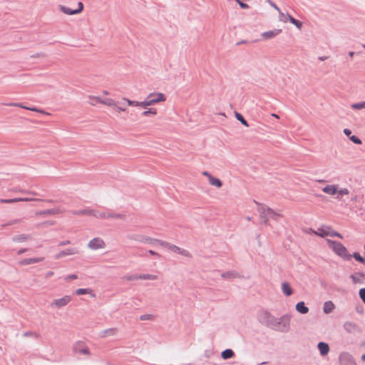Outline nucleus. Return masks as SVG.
Returning <instances> with one entry per match:
<instances>
[{
	"label": "nucleus",
	"mask_w": 365,
	"mask_h": 365,
	"mask_svg": "<svg viewBox=\"0 0 365 365\" xmlns=\"http://www.w3.org/2000/svg\"><path fill=\"white\" fill-rule=\"evenodd\" d=\"M1 203H7V204H11L14 202H17V197L15 198H11V199H0Z\"/></svg>",
	"instance_id": "47"
},
{
	"label": "nucleus",
	"mask_w": 365,
	"mask_h": 365,
	"mask_svg": "<svg viewBox=\"0 0 365 365\" xmlns=\"http://www.w3.org/2000/svg\"><path fill=\"white\" fill-rule=\"evenodd\" d=\"M349 140L356 145H361L362 143L361 140L355 135L350 136Z\"/></svg>",
	"instance_id": "42"
},
{
	"label": "nucleus",
	"mask_w": 365,
	"mask_h": 365,
	"mask_svg": "<svg viewBox=\"0 0 365 365\" xmlns=\"http://www.w3.org/2000/svg\"><path fill=\"white\" fill-rule=\"evenodd\" d=\"M146 98L148 101L150 106L165 101L166 100L165 94L162 93H152L149 94V96Z\"/></svg>",
	"instance_id": "4"
},
{
	"label": "nucleus",
	"mask_w": 365,
	"mask_h": 365,
	"mask_svg": "<svg viewBox=\"0 0 365 365\" xmlns=\"http://www.w3.org/2000/svg\"><path fill=\"white\" fill-rule=\"evenodd\" d=\"M329 230H331L330 226L324 225L323 227L319 228L317 232H314V235L321 237H326L329 236Z\"/></svg>",
	"instance_id": "17"
},
{
	"label": "nucleus",
	"mask_w": 365,
	"mask_h": 365,
	"mask_svg": "<svg viewBox=\"0 0 365 365\" xmlns=\"http://www.w3.org/2000/svg\"><path fill=\"white\" fill-rule=\"evenodd\" d=\"M78 278V276L75 274H70L68 276L66 277V280H69V279H76Z\"/></svg>",
	"instance_id": "59"
},
{
	"label": "nucleus",
	"mask_w": 365,
	"mask_h": 365,
	"mask_svg": "<svg viewBox=\"0 0 365 365\" xmlns=\"http://www.w3.org/2000/svg\"><path fill=\"white\" fill-rule=\"evenodd\" d=\"M20 221H21V220H19V219L11 220V221H9V222H7L6 224L1 225V227H5L9 226V225H14L16 223L19 222Z\"/></svg>",
	"instance_id": "54"
},
{
	"label": "nucleus",
	"mask_w": 365,
	"mask_h": 365,
	"mask_svg": "<svg viewBox=\"0 0 365 365\" xmlns=\"http://www.w3.org/2000/svg\"><path fill=\"white\" fill-rule=\"evenodd\" d=\"M93 291L89 288H79L76 290V295H83L91 293Z\"/></svg>",
	"instance_id": "36"
},
{
	"label": "nucleus",
	"mask_w": 365,
	"mask_h": 365,
	"mask_svg": "<svg viewBox=\"0 0 365 365\" xmlns=\"http://www.w3.org/2000/svg\"><path fill=\"white\" fill-rule=\"evenodd\" d=\"M123 103H120L124 105L125 103L126 102L128 106H138V101H131V100H129L125 98H123Z\"/></svg>",
	"instance_id": "41"
},
{
	"label": "nucleus",
	"mask_w": 365,
	"mask_h": 365,
	"mask_svg": "<svg viewBox=\"0 0 365 365\" xmlns=\"http://www.w3.org/2000/svg\"><path fill=\"white\" fill-rule=\"evenodd\" d=\"M351 107L354 110H360L365 108V101L353 103Z\"/></svg>",
	"instance_id": "40"
},
{
	"label": "nucleus",
	"mask_w": 365,
	"mask_h": 365,
	"mask_svg": "<svg viewBox=\"0 0 365 365\" xmlns=\"http://www.w3.org/2000/svg\"><path fill=\"white\" fill-rule=\"evenodd\" d=\"M258 321L268 328L283 333L287 332L290 329V319L287 314H284L278 319L269 311L262 309L258 314Z\"/></svg>",
	"instance_id": "1"
},
{
	"label": "nucleus",
	"mask_w": 365,
	"mask_h": 365,
	"mask_svg": "<svg viewBox=\"0 0 365 365\" xmlns=\"http://www.w3.org/2000/svg\"><path fill=\"white\" fill-rule=\"evenodd\" d=\"M344 329L349 334L361 333V329L360 327L351 322H346L343 325Z\"/></svg>",
	"instance_id": "7"
},
{
	"label": "nucleus",
	"mask_w": 365,
	"mask_h": 365,
	"mask_svg": "<svg viewBox=\"0 0 365 365\" xmlns=\"http://www.w3.org/2000/svg\"><path fill=\"white\" fill-rule=\"evenodd\" d=\"M235 116L237 120H239L242 125L246 127H249L250 125L244 116L239 112L235 111Z\"/></svg>",
	"instance_id": "27"
},
{
	"label": "nucleus",
	"mask_w": 365,
	"mask_h": 365,
	"mask_svg": "<svg viewBox=\"0 0 365 365\" xmlns=\"http://www.w3.org/2000/svg\"><path fill=\"white\" fill-rule=\"evenodd\" d=\"M44 257L25 258L19 262L21 266L29 265L34 263H38L43 261Z\"/></svg>",
	"instance_id": "11"
},
{
	"label": "nucleus",
	"mask_w": 365,
	"mask_h": 365,
	"mask_svg": "<svg viewBox=\"0 0 365 365\" xmlns=\"http://www.w3.org/2000/svg\"><path fill=\"white\" fill-rule=\"evenodd\" d=\"M115 331V329L110 328V329H107L102 331L101 332L100 335L101 337H105L106 336L113 335Z\"/></svg>",
	"instance_id": "35"
},
{
	"label": "nucleus",
	"mask_w": 365,
	"mask_h": 365,
	"mask_svg": "<svg viewBox=\"0 0 365 365\" xmlns=\"http://www.w3.org/2000/svg\"><path fill=\"white\" fill-rule=\"evenodd\" d=\"M262 222L265 225H269V217H267L265 219H262Z\"/></svg>",
	"instance_id": "62"
},
{
	"label": "nucleus",
	"mask_w": 365,
	"mask_h": 365,
	"mask_svg": "<svg viewBox=\"0 0 365 365\" xmlns=\"http://www.w3.org/2000/svg\"><path fill=\"white\" fill-rule=\"evenodd\" d=\"M91 99L93 100L94 101L91 102V104L95 105L96 103H101L103 104L110 106H116L115 102L114 100L111 98H106L104 100H101L98 97H90Z\"/></svg>",
	"instance_id": "12"
},
{
	"label": "nucleus",
	"mask_w": 365,
	"mask_h": 365,
	"mask_svg": "<svg viewBox=\"0 0 365 365\" xmlns=\"http://www.w3.org/2000/svg\"><path fill=\"white\" fill-rule=\"evenodd\" d=\"M59 213V210L56 208L48 209L36 212L37 215H52Z\"/></svg>",
	"instance_id": "22"
},
{
	"label": "nucleus",
	"mask_w": 365,
	"mask_h": 365,
	"mask_svg": "<svg viewBox=\"0 0 365 365\" xmlns=\"http://www.w3.org/2000/svg\"><path fill=\"white\" fill-rule=\"evenodd\" d=\"M153 319V315H152V314H143L140 317V319L142 321L152 320Z\"/></svg>",
	"instance_id": "52"
},
{
	"label": "nucleus",
	"mask_w": 365,
	"mask_h": 365,
	"mask_svg": "<svg viewBox=\"0 0 365 365\" xmlns=\"http://www.w3.org/2000/svg\"><path fill=\"white\" fill-rule=\"evenodd\" d=\"M282 293L286 297H289L292 294H293V293H294V290H293L292 286L287 282H284L282 283Z\"/></svg>",
	"instance_id": "16"
},
{
	"label": "nucleus",
	"mask_w": 365,
	"mask_h": 365,
	"mask_svg": "<svg viewBox=\"0 0 365 365\" xmlns=\"http://www.w3.org/2000/svg\"><path fill=\"white\" fill-rule=\"evenodd\" d=\"M138 275H139V274H131V275L125 276L124 278H125L127 281H133V280L139 279V278H138Z\"/></svg>",
	"instance_id": "51"
},
{
	"label": "nucleus",
	"mask_w": 365,
	"mask_h": 365,
	"mask_svg": "<svg viewBox=\"0 0 365 365\" xmlns=\"http://www.w3.org/2000/svg\"><path fill=\"white\" fill-rule=\"evenodd\" d=\"M93 217L98 219H108V218H115V219H125V215L119 213H113L110 212H101L98 210H93Z\"/></svg>",
	"instance_id": "3"
},
{
	"label": "nucleus",
	"mask_w": 365,
	"mask_h": 365,
	"mask_svg": "<svg viewBox=\"0 0 365 365\" xmlns=\"http://www.w3.org/2000/svg\"><path fill=\"white\" fill-rule=\"evenodd\" d=\"M84 6L82 2L78 3V8L76 9L77 14H80L83 10Z\"/></svg>",
	"instance_id": "56"
},
{
	"label": "nucleus",
	"mask_w": 365,
	"mask_h": 365,
	"mask_svg": "<svg viewBox=\"0 0 365 365\" xmlns=\"http://www.w3.org/2000/svg\"><path fill=\"white\" fill-rule=\"evenodd\" d=\"M365 273L364 272H358L350 275L353 284H363L364 281L361 277H364Z\"/></svg>",
	"instance_id": "15"
},
{
	"label": "nucleus",
	"mask_w": 365,
	"mask_h": 365,
	"mask_svg": "<svg viewBox=\"0 0 365 365\" xmlns=\"http://www.w3.org/2000/svg\"><path fill=\"white\" fill-rule=\"evenodd\" d=\"M267 3H269V4L273 7L275 10H277L279 14V16H283L284 14L280 11V9L277 6V5L276 4H274L273 1H272V0H266Z\"/></svg>",
	"instance_id": "44"
},
{
	"label": "nucleus",
	"mask_w": 365,
	"mask_h": 365,
	"mask_svg": "<svg viewBox=\"0 0 365 365\" xmlns=\"http://www.w3.org/2000/svg\"><path fill=\"white\" fill-rule=\"evenodd\" d=\"M78 252V251L77 248H67L66 250H63L59 252L58 254H56L55 256V258L60 259V258L66 257L67 255L77 254Z\"/></svg>",
	"instance_id": "10"
},
{
	"label": "nucleus",
	"mask_w": 365,
	"mask_h": 365,
	"mask_svg": "<svg viewBox=\"0 0 365 365\" xmlns=\"http://www.w3.org/2000/svg\"><path fill=\"white\" fill-rule=\"evenodd\" d=\"M359 296L360 299H361V301L365 304V287L361 288L359 289Z\"/></svg>",
	"instance_id": "49"
},
{
	"label": "nucleus",
	"mask_w": 365,
	"mask_h": 365,
	"mask_svg": "<svg viewBox=\"0 0 365 365\" xmlns=\"http://www.w3.org/2000/svg\"><path fill=\"white\" fill-rule=\"evenodd\" d=\"M133 240L143 243H148L151 245L158 244L160 245H161V242H163L161 240L152 238L145 235H136L133 237Z\"/></svg>",
	"instance_id": "5"
},
{
	"label": "nucleus",
	"mask_w": 365,
	"mask_h": 365,
	"mask_svg": "<svg viewBox=\"0 0 365 365\" xmlns=\"http://www.w3.org/2000/svg\"><path fill=\"white\" fill-rule=\"evenodd\" d=\"M327 244L330 249L339 257L345 261H350L351 259V254L349 253L346 247L340 242L327 239Z\"/></svg>",
	"instance_id": "2"
},
{
	"label": "nucleus",
	"mask_w": 365,
	"mask_h": 365,
	"mask_svg": "<svg viewBox=\"0 0 365 365\" xmlns=\"http://www.w3.org/2000/svg\"><path fill=\"white\" fill-rule=\"evenodd\" d=\"M157 114V110L155 108H148V110L143 111L142 113V115H144V116H148V115H155Z\"/></svg>",
	"instance_id": "39"
},
{
	"label": "nucleus",
	"mask_w": 365,
	"mask_h": 365,
	"mask_svg": "<svg viewBox=\"0 0 365 365\" xmlns=\"http://www.w3.org/2000/svg\"><path fill=\"white\" fill-rule=\"evenodd\" d=\"M209 182L210 185L215 186L217 188H220L222 186V180L214 176H210Z\"/></svg>",
	"instance_id": "25"
},
{
	"label": "nucleus",
	"mask_w": 365,
	"mask_h": 365,
	"mask_svg": "<svg viewBox=\"0 0 365 365\" xmlns=\"http://www.w3.org/2000/svg\"><path fill=\"white\" fill-rule=\"evenodd\" d=\"M40 199L36 198H29V197H17L18 202H29V201H41Z\"/></svg>",
	"instance_id": "45"
},
{
	"label": "nucleus",
	"mask_w": 365,
	"mask_h": 365,
	"mask_svg": "<svg viewBox=\"0 0 365 365\" xmlns=\"http://www.w3.org/2000/svg\"><path fill=\"white\" fill-rule=\"evenodd\" d=\"M329 236H330L331 237H339V238H341V239L343 238V236L341 235V233H339V232H338L336 231L332 230L331 229V230H329Z\"/></svg>",
	"instance_id": "46"
},
{
	"label": "nucleus",
	"mask_w": 365,
	"mask_h": 365,
	"mask_svg": "<svg viewBox=\"0 0 365 365\" xmlns=\"http://www.w3.org/2000/svg\"><path fill=\"white\" fill-rule=\"evenodd\" d=\"M71 300V297L68 295H66L60 299H54L52 302V305H55L57 308H61L68 304Z\"/></svg>",
	"instance_id": "9"
},
{
	"label": "nucleus",
	"mask_w": 365,
	"mask_h": 365,
	"mask_svg": "<svg viewBox=\"0 0 365 365\" xmlns=\"http://www.w3.org/2000/svg\"><path fill=\"white\" fill-rule=\"evenodd\" d=\"M26 251H27V249L21 248L17 251V255H21V254L24 253Z\"/></svg>",
	"instance_id": "63"
},
{
	"label": "nucleus",
	"mask_w": 365,
	"mask_h": 365,
	"mask_svg": "<svg viewBox=\"0 0 365 365\" xmlns=\"http://www.w3.org/2000/svg\"><path fill=\"white\" fill-rule=\"evenodd\" d=\"M81 341H78L73 347V351L76 353H80L82 354H90V349L88 347L85 346L83 348H78V346L81 344Z\"/></svg>",
	"instance_id": "23"
},
{
	"label": "nucleus",
	"mask_w": 365,
	"mask_h": 365,
	"mask_svg": "<svg viewBox=\"0 0 365 365\" xmlns=\"http://www.w3.org/2000/svg\"><path fill=\"white\" fill-rule=\"evenodd\" d=\"M237 3L239 4V6H240V7L241 9H249V8H250V6H249L247 4L244 3V2H243V1H242L241 0L237 1Z\"/></svg>",
	"instance_id": "55"
},
{
	"label": "nucleus",
	"mask_w": 365,
	"mask_h": 365,
	"mask_svg": "<svg viewBox=\"0 0 365 365\" xmlns=\"http://www.w3.org/2000/svg\"><path fill=\"white\" fill-rule=\"evenodd\" d=\"M281 32H282V29H275L262 33V36L265 39H270V38L275 37L276 36L279 34Z\"/></svg>",
	"instance_id": "19"
},
{
	"label": "nucleus",
	"mask_w": 365,
	"mask_h": 365,
	"mask_svg": "<svg viewBox=\"0 0 365 365\" xmlns=\"http://www.w3.org/2000/svg\"><path fill=\"white\" fill-rule=\"evenodd\" d=\"M60 10H61L63 13H64V14H67V15H74V14H78L76 13V9H70V8H68V7H66V6H62V5H61V6H60Z\"/></svg>",
	"instance_id": "32"
},
{
	"label": "nucleus",
	"mask_w": 365,
	"mask_h": 365,
	"mask_svg": "<svg viewBox=\"0 0 365 365\" xmlns=\"http://www.w3.org/2000/svg\"><path fill=\"white\" fill-rule=\"evenodd\" d=\"M161 246L171 250L172 252H173L175 253L179 254V252L180 251V247H179L175 245H172V244H170L168 242L163 241V242H161Z\"/></svg>",
	"instance_id": "20"
},
{
	"label": "nucleus",
	"mask_w": 365,
	"mask_h": 365,
	"mask_svg": "<svg viewBox=\"0 0 365 365\" xmlns=\"http://www.w3.org/2000/svg\"><path fill=\"white\" fill-rule=\"evenodd\" d=\"M9 106H19V107H21V108H25L26 110H31V111H36V112H40V113H43V111L39 108H37L36 107H26V106H24L22 105V103H10L9 104Z\"/></svg>",
	"instance_id": "30"
},
{
	"label": "nucleus",
	"mask_w": 365,
	"mask_h": 365,
	"mask_svg": "<svg viewBox=\"0 0 365 365\" xmlns=\"http://www.w3.org/2000/svg\"><path fill=\"white\" fill-rule=\"evenodd\" d=\"M267 207H264L262 205H261L260 207H258V212H259V217L262 220L268 217V210H267Z\"/></svg>",
	"instance_id": "31"
},
{
	"label": "nucleus",
	"mask_w": 365,
	"mask_h": 365,
	"mask_svg": "<svg viewBox=\"0 0 365 365\" xmlns=\"http://www.w3.org/2000/svg\"><path fill=\"white\" fill-rule=\"evenodd\" d=\"M106 246L104 241L99 238L95 237L91 240L88 243V247L91 250H98L101 248H103Z\"/></svg>",
	"instance_id": "8"
},
{
	"label": "nucleus",
	"mask_w": 365,
	"mask_h": 365,
	"mask_svg": "<svg viewBox=\"0 0 365 365\" xmlns=\"http://www.w3.org/2000/svg\"><path fill=\"white\" fill-rule=\"evenodd\" d=\"M340 365H356L354 357L349 352H342L339 355Z\"/></svg>",
	"instance_id": "6"
},
{
	"label": "nucleus",
	"mask_w": 365,
	"mask_h": 365,
	"mask_svg": "<svg viewBox=\"0 0 365 365\" xmlns=\"http://www.w3.org/2000/svg\"><path fill=\"white\" fill-rule=\"evenodd\" d=\"M179 254L182 256L187 257H192V255L190 254V252L189 251H187V250L182 249V248H180V251Z\"/></svg>",
	"instance_id": "50"
},
{
	"label": "nucleus",
	"mask_w": 365,
	"mask_h": 365,
	"mask_svg": "<svg viewBox=\"0 0 365 365\" xmlns=\"http://www.w3.org/2000/svg\"><path fill=\"white\" fill-rule=\"evenodd\" d=\"M335 305L331 301L325 302L323 306V312L324 314H329L333 312Z\"/></svg>",
	"instance_id": "21"
},
{
	"label": "nucleus",
	"mask_w": 365,
	"mask_h": 365,
	"mask_svg": "<svg viewBox=\"0 0 365 365\" xmlns=\"http://www.w3.org/2000/svg\"><path fill=\"white\" fill-rule=\"evenodd\" d=\"M139 279H149V280H155L158 279L157 275L150 274H141L138 275Z\"/></svg>",
	"instance_id": "34"
},
{
	"label": "nucleus",
	"mask_w": 365,
	"mask_h": 365,
	"mask_svg": "<svg viewBox=\"0 0 365 365\" xmlns=\"http://www.w3.org/2000/svg\"><path fill=\"white\" fill-rule=\"evenodd\" d=\"M344 133L348 136V137H350L351 136V130L349 128H344V130H343Z\"/></svg>",
	"instance_id": "58"
},
{
	"label": "nucleus",
	"mask_w": 365,
	"mask_h": 365,
	"mask_svg": "<svg viewBox=\"0 0 365 365\" xmlns=\"http://www.w3.org/2000/svg\"><path fill=\"white\" fill-rule=\"evenodd\" d=\"M351 258L354 257L357 262L364 264H365V252L364 256H361L358 252H354L352 255H351Z\"/></svg>",
	"instance_id": "33"
},
{
	"label": "nucleus",
	"mask_w": 365,
	"mask_h": 365,
	"mask_svg": "<svg viewBox=\"0 0 365 365\" xmlns=\"http://www.w3.org/2000/svg\"><path fill=\"white\" fill-rule=\"evenodd\" d=\"M289 22L291 24H294L299 29H301L302 26H303V24H302V22L301 21H299L298 19H296L294 17H290Z\"/></svg>",
	"instance_id": "38"
},
{
	"label": "nucleus",
	"mask_w": 365,
	"mask_h": 365,
	"mask_svg": "<svg viewBox=\"0 0 365 365\" xmlns=\"http://www.w3.org/2000/svg\"><path fill=\"white\" fill-rule=\"evenodd\" d=\"M53 275V272H52V271H49V272H48L46 274L45 277H46V278H49V277H52Z\"/></svg>",
	"instance_id": "64"
},
{
	"label": "nucleus",
	"mask_w": 365,
	"mask_h": 365,
	"mask_svg": "<svg viewBox=\"0 0 365 365\" xmlns=\"http://www.w3.org/2000/svg\"><path fill=\"white\" fill-rule=\"evenodd\" d=\"M29 237H30L29 235H26V234H22V235H16V236L13 237L12 240L15 242H24V241L27 240L28 239H29Z\"/></svg>",
	"instance_id": "28"
},
{
	"label": "nucleus",
	"mask_w": 365,
	"mask_h": 365,
	"mask_svg": "<svg viewBox=\"0 0 365 365\" xmlns=\"http://www.w3.org/2000/svg\"><path fill=\"white\" fill-rule=\"evenodd\" d=\"M11 191H13V192H19L26 193V194H31V195H38V194L36 192L29 191V190H26L19 189V188H13L11 190Z\"/></svg>",
	"instance_id": "43"
},
{
	"label": "nucleus",
	"mask_w": 365,
	"mask_h": 365,
	"mask_svg": "<svg viewBox=\"0 0 365 365\" xmlns=\"http://www.w3.org/2000/svg\"><path fill=\"white\" fill-rule=\"evenodd\" d=\"M349 193V191L347 188H342L339 190L336 194H338V196L336 197L337 199H339V195H348Z\"/></svg>",
	"instance_id": "48"
},
{
	"label": "nucleus",
	"mask_w": 365,
	"mask_h": 365,
	"mask_svg": "<svg viewBox=\"0 0 365 365\" xmlns=\"http://www.w3.org/2000/svg\"><path fill=\"white\" fill-rule=\"evenodd\" d=\"M149 106H150V104H149V102L147 100V98H145V100L144 101L138 102V106H141L143 108H146Z\"/></svg>",
	"instance_id": "53"
},
{
	"label": "nucleus",
	"mask_w": 365,
	"mask_h": 365,
	"mask_svg": "<svg viewBox=\"0 0 365 365\" xmlns=\"http://www.w3.org/2000/svg\"><path fill=\"white\" fill-rule=\"evenodd\" d=\"M237 273L235 271H227L221 274V277L224 279H233L237 277Z\"/></svg>",
	"instance_id": "29"
},
{
	"label": "nucleus",
	"mask_w": 365,
	"mask_h": 365,
	"mask_svg": "<svg viewBox=\"0 0 365 365\" xmlns=\"http://www.w3.org/2000/svg\"><path fill=\"white\" fill-rule=\"evenodd\" d=\"M75 213L76 215H89V216H92L93 215V209L80 210L76 212Z\"/></svg>",
	"instance_id": "37"
},
{
	"label": "nucleus",
	"mask_w": 365,
	"mask_h": 365,
	"mask_svg": "<svg viewBox=\"0 0 365 365\" xmlns=\"http://www.w3.org/2000/svg\"><path fill=\"white\" fill-rule=\"evenodd\" d=\"M148 252H149L151 255H153V256H155V257H160V254H158V252H155V251H153V250H150L148 251Z\"/></svg>",
	"instance_id": "60"
},
{
	"label": "nucleus",
	"mask_w": 365,
	"mask_h": 365,
	"mask_svg": "<svg viewBox=\"0 0 365 365\" xmlns=\"http://www.w3.org/2000/svg\"><path fill=\"white\" fill-rule=\"evenodd\" d=\"M235 356V352L232 349H225L224 351H222L221 353V357L223 359H231L232 358L233 356Z\"/></svg>",
	"instance_id": "24"
},
{
	"label": "nucleus",
	"mask_w": 365,
	"mask_h": 365,
	"mask_svg": "<svg viewBox=\"0 0 365 365\" xmlns=\"http://www.w3.org/2000/svg\"><path fill=\"white\" fill-rule=\"evenodd\" d=\"M71 243V242L69 240H65V241H62L58 245L59 246H64V245H69Z\"/></svg>",
	"instance_id": "61"
},
{
	"label": "nucleus",
	"mask_w": 365,
	"mask_h": 365,
	"mask_svg": "<svg viewBox=\"0 0 365 365\" xmlns=\"http://www.w3.org/2000/svg\"><path fill=\"white\" fill-rule=\"evenodd\" d=\"M296 311L300 314H305L309 312V307L306 306L304 302L301 301L297 303L295 306Z\"/></svg>",
	"instance_id": "18"
},
{
	"label": "nucleus",
	"mask_w": 365,
	"mask_h": 365,
	"mask_svg": "<svg viewBox=\"0 0 365 365\" xmlns=\"http://www.w3.org/2000/svg\"><path fill=\"white\" fill-rule=\"evenodd\" d=\"M317 348L322 356H327L330 350L329 344L324 341L319 342Z\"/></svg>",
	"instance_id": "14"
},
{
	"label": "nucleus",
	"mask_w": 365,
	"mask_h": 365,
	"mask_svg": "<svg viewBox=\"0 0 365 365\" xmlns=\"http://www.w3.org/2000/svg\"><path fill=\"white\" fill-rule=\"evenodd\" d=\"M338 185H327L322 188V191L328 195H334L338 192Z\"/></svg>",
	"instance_id": "13"
},
{
	"label": "nucleus",
	"mask_w": 365,
	"mask_h": 365,
	"mask_svg": "<svg viewBox=\"0 0 365 365\" xmlns=\"http://www.w3.org/2000/svg\"><path fill=\"white\" fill-rule=\"evenodd\" d=\"M268 210V217L269 219H272V220H278V219L279 217H282V215L279 214V213H277L275 212L272 209H271L270 207H267V210Z\"/></svg>",
	"instance_id": "26"
},
{
	"label": "nucleus",
	"mask_w": 365,
	"mask_h": 365,
	"mask_svg": "<svg viewBox=\"0 0 365 365\" xmlns=\"http://www.w3.org/2000/svg\"><path fill=\"white\" fill-rule=\"evenodd\" d=\"M35 336L36 337H38V334L36 333L32 332V331H26L24 332L23 336Z\"/></svg>",
	"instance_id": "57"
}]
</instances>
